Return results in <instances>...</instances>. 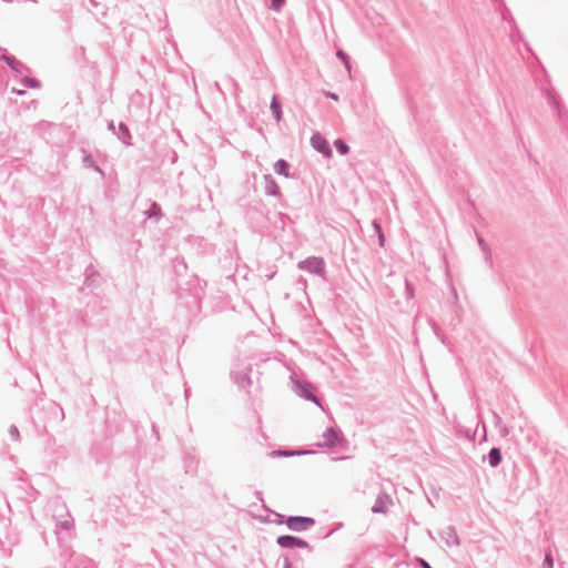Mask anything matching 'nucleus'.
Wrapping results in <instances>:
<instances>
[{
  "label": "nucleus",
  "mask_w": 568,
  "mask_h": 568,
  "mask_svg": "<svg viewBox=\"0 0 568 568\" xmlns=\"http://www.w3.org/2000/svg\"><path fill=\"white\" fill-rule=\"evenodd\" d=\"M271 109L275 115L276 121H280L282 119V110L276 97H273L272 99Z\"/></svg>",
  "instance_id": "obj_5"
},
{
  "label": "nucleus",
  "mask_w": 568,
  "mask_h": 568,
  "mask_svg": "<svg viewBox=\"0 0 568 568\" xmlns=\"http://www.w3.org/2000/svg\"><path fill=\"white\" fill-rule=\"evenodd\" d=\"M314 524V520L308 517H290L286 520V526L293 530H303Z\"/></svg>",
  "instance_id": "obj_1"
},
{
  "label": "nucleus",
  "mask_w": 568,
  "mask_h": 568,
  "mask_svg": "<svg viewBox=\"0 0 568 568\" xmlns=\"http://www.w3.org/2000/svg\"><path fill=\"white\" fill-rule=\"evenodd\" d=\"M277 544L284 548L307 547V542L293 536H281L277 539Z\"/></svg>",
  "instance_id": "obj_2"
},
{
  "label": "nucleus",
  "mask_w": 568,
  "mask_h": 568,
  "mask_svg": "<svg viewBox=\"0 0 568 568\" xmlns=\"http://www.w3.org/2000/svg\"><path fill=\"white\" fill-rule=\"evenodd\" d=\"M390 504H392V500L388 496H386V495L379 496L376 499L372 510L375 514H384L387 511Z\"/></svg>",
  "instance_id": "obj_4"
},
{
  "label": "nucleus",
  "mask_w": 568,
  "mask_h": 568,
  "mask_svg": "<svg viewBox=\"0 0 568 568\" xmlns=\"http://www.w3.org/2000/svg\"><path fill=\"white\" fill-rule=\"evenodd\" d=\"M546 560L548 561L549 566H551L552 560H551L550 556H547V557H546Z\"/></svg>",
  "instance_id": "obj_14"
},
{
  "label": "nucleus",
  "mask_w": 568,
  "mask_h": 568,
  "mask_svg": "<svg viewBox=\"0 0 568 568\" xmlns=\"http://www.w3.org/2000/svg\"><path fill=\"white\" fill-rule=\"evenodd\" d=\"M335 146L341 154H346L349 150L348 145L342 140H336Z\"/></svg>",
  "instance_id": "obj_8"
},
{
  "label": "nucleus",
  "mask_w": 568,
  "mask_h": 568,
  "mask_svg": "<svg viewBox=\"0 0 568 568\" xmlns=\"http://www.w3.org/2000/svg\"><path fill=\"white\" fill-rule=\"evenodd\" d=\"M501 459L500 452L497 448H493L489 453V463L491 466H497Z\"/></svg>",
  "instance_id": "obj_6"
},
{
  "label": "nucleus",
  "mask_w": 568,
  "mask_h": 568,
  "mask_svg": "<svg viewBox=\"0 0 568 568\" xmlns=\"http://www.w3.org/2000/svg\"><path fill=\"white\" fill-rule=\"evenodd\" d=\"M275 171L278 173V174H283L285 176L288 175V164L284 161V160H280L276 162L275 164Z\"/></svg>",
  "instance_id": "obj_7"
},
{
  "label": "nucleus",
  "mask_w": 568,
  "mask_h": 568,
  "mask_svg": "<svg viewBox=\"0 0 568 568\" xmlns=\"http://www.w3.org/2000/svg\"><path fill=\"white\" fill-rule=\"evenodd\" d=\"M283 3H284V0H272V7L275 10H278Z\"/></svg>",
  "instance_id": "obj_10"
},
{
  "label": "nucleus",
  "mask_w": 568,
  "mask_h": 568,
  "mask_svg": "<svg viewBox=\"0 0 568 568\" xmlns=\"http://www.w3.org/2000/svg\"><path fill=\"white\" fill-rule=\"evenodd\" d=\"M375 229L378 231L379 233V242H381V245H384V235L383 233L381 232V226L378 224H375Z\"/></svg>",
  "instance_id": "obj_11"
},
{
  "label": "nucleus",
  "mask_w": 568,
  "mask_h": 568,
  "mask_svg": "<svg viewBox=\"0 0 568 568\" xmlns=\"http://www.w3.org/2000/svg\"><path fill=\"white\" fill-rule=\"evenodd\" d=\"M327 97L333 99V100H338L337 95L333 94V93H327Z\"/></svg>",
  "instance_id": "obj_13"
},
{
  "label": "nucleus",
  "mask_w": 568,
  "mask_h": 568,
  "mask_svg": "<svg viewBox=\"0 0 568 568\" xmlns=\"http://www.w3.org/2000/svg\"><path fill=\"white\" fill-rule=\"evenodd\" d=\"M419 562L424 568H430V566L424 559H419Z\"/></svg>",
  "instance_id": "obj_12"
},
{
  "label": "nucleus",
  "mask_w": 568,
  "mask_h": 568,
  "mask_svg": "<svg viewBox=\"0 0 568 568\" xmlns=\"http://www.w3.org/2000/svg\"><path fill=\"white\" fill-rule=\"evenodd\" d=\"M337 55L343 60L345 65L349 69V59H348L347 54L344 51H338Z\"/></svg>",
  "instance_id": "obj_9"
},
{
  "label": "nucleus",
  "mask_w": 568,
  "mask_h": 568,
  "mask_svg": "<svg viewBox=\"0 0 568 568\" xmlns=\"http://www.w3.org/2000/svg\"><path fill=\"white\" fill-rule=\"evenodd\" d=\"M312 144L313 146L322 152L323 154H325L327 158H331L332 156V150L327 143V141L322 138L321 135L316 134L312 138Z\"/></svg>",
  "instance_id": "obj_3"
}]
</instances>
